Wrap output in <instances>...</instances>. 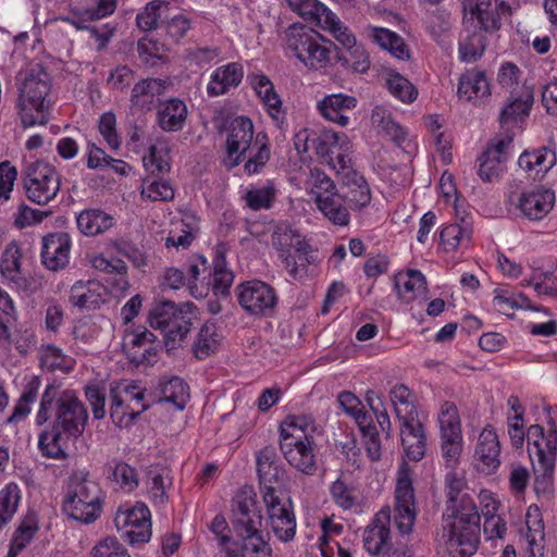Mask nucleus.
I'll return each instance as SVG.
<instances>
[{
    "label": "nucleus",
    "instance_id": "nucleus-1",
    "mask_svg": "<svg viewBox=\"0 0 557 557\" xmlns=\"http://www.w3.org/2000/svg\"><path fill=\"white\" fill-rule=\"evenodd\" d=\"M53 405V421L49 429L39 434L38 448L47 458L65 460L69 458L65 444L69 440H77L83 435L88 421V411L74 391L60 392L50 384L40 399L36 416L38 425H42L49 420Z\"/></svg>",
    "mask_w": 557,
    "mask_h": 557
},
{
    "label": "nucleus",
    "instance_id": "nucleus-2",
    "mask_svg": "<svg viewBox=\"0 0 557 557\" xmlns=\"http://www.w3.org/2000/svg\"><path fill=\"white\" fill-rule=\"evenodd\" d=\"M262 516L256 502L247 494H238L232 500V530L240 543L227 548V557H271L272 549L264 541L259 527Z\"/></svg>",
    "mask_w": 557,
    "mask_h": 557
},
{
    "label": "nucleus",
    "instance_id": "nucleus-3",
    "mask_svg": "<svg viewBox=\"0 0 557 557\" xmlns=\"http://www.w3.org/2000/svg\"><path fill=\"white\" fill-rule=\"evenodd\" d=\"M51 77L40 64L34 65L22 79L17 99L24 127L45 125L49 121Z\"/></svg>",
    "mask_w": 557,
    "mask_h": 557
},
{
    "label": "nucleus",
    "instance_id": "nucleus-4",
    "mask_svg": "<svg viewBox=\"0 0 557 557\" xmlns=\"http://www.w3.org/2000/svg\"><path fill=\"white\" fill-rule=\"evenodd\" d=\"M460 515L457 520L444 518L437 542L446 546L450 557H471L480 544L481 516L468 500Z\"/></svg>",
    "mask_w": 557,
    "mask_h": 557
},
{
    "label": "nucleus",
    "instance_id": "nucleus-5",
    "mask_svg": "<svg viewBox=\"0 0 557 557\" xmlns=\"http://www.w3.org/2000/svg\"><path fill=\"white\" fill-rule=\"evenodd\" d=\"M103 499L100 485L87 472L75 471L69 479L62 510L69 518L88 524L100 517Z\"/></svg>",
    "mask_w": 557,
    "mask_h": 557
},
{
    "label": "nucleus",
    "instance_id": "nucleus-6",
    "mask_svg": "<svg viewBox=\"0 0 557 557\" xmlns=\"http://www.w3.org/2000/svg\"><path fill=\"white\" fill-rule=\"evenodd\" d=\"M284 41L287 51L308 69H324L330 63L333 44L310 26L289 25L284 32Z\"/></svg>",
    "mask_w": 557,
    "mask_h": 557
},
{
    "label": "nucleus",
    "instance_id": "nucleus-7",
    "mask_svg": "<svg viewBox=\"0 0 557 557\" xmlns=\"http://www.w3.org/2000/svg\"><path fill=\"white\" fill-rule=\"evenodd\" d=\"M525 435L528 453L535 474L534 488L536 493L550 492L557 456V431L549 430L545 434L543 426L533 424Z\"/></svg>",
    "mask_w": 557,
    "mask_h": 557
},
{
    "label": "nucleus",
    "instance_id": "nucleus-8",
    "mask_svg": "<svg viewBox=\"0 0 557 557\" xmlns=\"http://www.w3.org/2000/svg\"><path fill=\"white\" fill-rule=\"evenodd\" d=\"M308 426L305 417H293L280 430V448L287 462L298 471L312 475L317 471L313 442L305 433Z\"/></svg>",
    "mask_w": 557,
    "mask_h": 557
},
{
    "label": "nucleus",
    "instance_id": "nucleus-9",
    "mask_svg": "<svg viewBox=\"0 0 557 557\" xmlns=\"http://www.w3.org/2000/svg\"><path fill=\"white\" fill-rule=\"evenodd\" d=\"M170 147L165 141H159L149 149V156L144 158V164L150 171V176L144 180L141 195L153 201H169L174 198V189L169 181L160 175L171 170Z\"/></svg>",
    "mask_w": 557,
    "mask_h": 557
},
{
    "label": "nucleus",
    "instance_id": "nucleus-10",
    "mask_svg": "<svg viewBox=\"0 0 557 557\" xmlns=\"http://www.w3.org/2000/svg\"><path fill=\"white\" fill-rule=\"evenodd\" d=\"M27 198L38 205H48L60 190V176L55 169L47 162L30 163L23 177Z\"/></svg>",
    "mask_w": 557,
    "mask_h": 557
},
{
    "label": "nucleus",
    "instance_id": "nucleus-11",
    "mask_svg": "<svg viewBox=\"0 0 557 557\" xmlns=\"http://www.w3.org/2000/svg\"><path fill=\"white\" fill-rule=\"evenodd\" d=\"M269 527L282 542H289L296 534V518L289 497H283L282 491L269 490L264 493Z\"/></svg>",
    "mask_w": 557,
    "mask_h": 557
},
{
    "label": "nucleus",
    "instance_id": "nucleus-12",
    "mask_svg": "<svg viewBox=\"0 0 557 557\" xmlns=\"http://www.w3.org/2000/svg\"><path fill=\"white\" fill-rule=\"evenodd\" d=\"M236 296L240 307L253 317L270 315L277 304L275 289L259 280H251L237 285Z\"/></svg>",
    "mask_w": 557,
    "mask_h": 557
},
{
    "label": "nucleus",
    "instance_id": "nucleus-13",
    "mask_svg": "<svg viewBox=\"0 0 557 557\" xmlns=\"http://www.w3.org/2000/svg\"><path fill=\"white\" fill-rule=\"evenodd\" d=\"M417 518V508L412 481L407 470L398 473L395 490V523L398 531L404 534L412 532Z\"/></svg>",
    "mask_w": 557,
    "mask_h": 557
},
{
    "label": "nucleus",
    "instance_id": "nucleus-14",
    "mask_svg": "<svg viewBox=\"0 0 557 557\" xmlns=\"http://www.w3.org/2000/svg\"><path fill=\"white\" fill-rule=\"evenodd\" d=\"M119 530L124 529L123 535L131 544H144L151 537L150 510L144 503H136L133 508L119 510L114 518Z\"/></svg>",
    "mask_w": 557,
    "mask_h": 557
},
{
    "label": "nucleus",
    "instance_id": "nucleus-15",
    "mask_svg": "<svg viewBox=\"0 0 557 557\" xmlns=\"http://www.w3.org/2000/svg\"><path fill=\"white\" fill-rule=\"evenodd\" d=\"M396 416L400 421V437L406 456L413 461L421 460L425 455V434L416 407L409 410H396Z\"/></svg>",
    "mask_w": 557,
    "mask_h": 557
},
{
    "label": "nucleus",
    "instance_id": "nucleus-16",
    "mask_svg": "<svg viewBox=\"0 0 557 557\" xmlns=\"http://www.w3.org/2000/svg\"><path fill=\"white\" fill-rule=\"evenodd\" d=\"M512 140L511 135L493 139L478 158V175L483 182H493L500 177L508 160V149Z\"/></svg>",
    "mask_w": 557,
    "mask_h": 557
},
{
    "label": "nucleus",
    "instance_id": "nucleus-17",
    "mask_svg": "<svg viewBox=\"0 0 557 557\" xmlns=\"http://www.w3.org/2000/svg\"><path fill=\"white\" fill-rule=\"evenodd\" d=\"M226 166L234 168L242 162L246 151L250 148L253 139V124L246 116H237L230 123L227 128Z\"/></svg>",
    "mask_w": 557,
    "mask_h": 557
},
{
    "label": "nucleus",
    "instance_id": "nucleus-18",
    "mask_svg": "<svg viewBox=\"0 0 557 557\" xmlns=\"http://www.w3.org/2000/svg\"><path fill=\"white\" fill-rule=\"evenodd\" d=\"M72 240L67 233H50L42 237L41 263L50 271H59L67 267Z\"/></svg>",
    "mask_w": 557,
    "mask_h": 557
},
{
    "label": "nucleus",
    "instance_id": "nucleus-19",
    "mask_svg": "<svg viewBox=\"0 0 557 557\" xmlns=\"http://www.w3.org/2000/svg\"><path fill=\"white\" fill-rule=\"evenodd\" d=\"M272 245L278 251V257L285 264L289 274H296V258L292 253L295 251H305L306 240L300 233L294 230L289 224L281 223L272 234Z\"/></svg>",
    "mask_w": 557,
    "mask_h": 557
},
{
    "label": "nucleus",
    "instance_id": "nucleus-20",
    "mask_svg": "<svg viewBox=\"0 0 557 557\" xmlns=\"http://www.w3.org/2000/svg\"><path fill=\"white\" fill-rule=\"evenodd\" d=\"M257 472L259 476L262 497L269 490L278 491L275 484H280L285 475V470L280 463L276 450L267 446L257 455Z\"/></svg>",
    "mask_w": 557,
    "mask_h": 557
},
{
    "label": "nucleus",
    "instance_id": "nucleus-21",
    "mask_svg": "<svg viewBox=\"0 0 557 557\" xmlns=\"http://www.w3.org/2000/svg\"><path fill=\"white\" fill-rule=\"evenodd\" d=\"M500 444L494 429L484 428L474 451V460L479 471L485 474L494 473L500 466Z\"/></svg>",
    "mask_w": 557,
    "mask_h": 557
},
{
    "label": "nucleus",
    "instance_id": "nucleus-22",
    "mask_svg": "<svg viewBox=\"0 0 557 557\" xmlns=\"http://www.w3.org/2000/svg\"><path fill=\"white\" fill-rule=\"evenodd\" d=\"M554 203L555 193L552 189L536 187L520 195L518 208L523 216L532 221H537L549 213Z\"/></svg>",
    "mask_w": 557,
    "mask_h": 557
},
{
    "label": "nucleus",
    "instance_id": "nucleus-23",
    "mask_svg": "<svg viewBox=\"0 0 557 557\" xmlns=\"http://www.w3.org/2000/svg\"><path fill=\"white\" fill-rule=\"evenodd\" d=\"M157 336L147 329L136 332L125 351L131 363L135 366L153 364L159 351Z\"/></svg>",
    "mask_w": 557,
    "mask_h": 557
},
{
    "label": "nucleus",
    "instance_id": "nucleus-24",
    "mask_svg": "<svg viewBox=\"0 0 557 557\" xmlns=\"http://www.w3.org/2000/svg\"><path fill=\"white\" fill-rule=\"evenodd\" d=\"M389 508H383L375 515L372 523L366 528L363 545L371 555L383 554L389 546Z\"/></svg>",
    "mask_w": 557,
    "mask_h": 557
},
{
    "label": "nucleus",
    "instance_id": "nucleus-25",
    "mask_svg": "<svg viewBox=\"0 0 557 557\" xmlns=\"http://www.w3.org/2000/svg\"><path fill=\"white\" fill-rule=\"evenodd\" d=\"M169 83L160 78H146L139 81L132 89L131 103L143 112L151 111L160 97L164 94Z\"/></svg>",
    "mask_w": 557,
    "mask_h": 557
},
{
    "label": "nucleus",
    "instance_id": "nucleus-26",
    "mask_svg": "<svg viewBox=\"0 0 557 557\" xmlns=\"http://www.w3.org/2000/svg\"><path fill=\"white\" fill-rule=\"evenodd\" d=\"M107 288L99 282H76L70 292V302L79 310H96L104 301Z\"/></svg>",
    "mask_w": 557,
    "mask_h": 557
},
{
    "label": "nucleus",
    "instance_id": "nucleus-27",
    "mask_svg": "<svg viewBox=\"0 0 557 557\" xmlns=\"http://www.w3.org/2000/svg\"><path fill=\"white\" fill-rule=\"evenodd\" d=\"M533 101V89L531 87L522 86L519 91L511 92L507 104L499 114L502 126L524 121L530 115Z\"/></svg>",
    "mask_w": 557,
    "mask_h": 557
},
{
    "label": "nucleus",
    "instance_id": "nucleus-28",
    "mask_svg": "<svg viewBox=\"0 0 557 557\" xmlns=\"http://www.w3.org/2000/svg\"><path fill=\"white\" fill-rule=\"evenodd\" d=\"M357 106V99L344 94H334L325 96L318 103L320 113L329 121L341 126L348 124L347 112L354 110Z\"/></svg>",
    "mask_w": 557,
    "mask_h": 557
},
{
    "label": "nucleus",
    "instance_id": "nucleus-29",
    "mask_svg": "<svg viewBox=\"0 0 557 557\" xmlns=\"http://www.w3.org/2000/svg\"><path fill=\"white\" fill-rule=\"evenodd\" d=\"M154 394L157 403H170L178 410H183L189 399V386L178 376L160 377Z\"/></svg>",
    "mask_w": 557,
    "mask_h": 557
},
{
    "label": "nucleus",
    "instance_id": "nucleus-30",
    "mask_svg": "<svg viewBox=\"0 0 557 557\" xmlns=\"http://www.w3.org/2000/svg\"><path fill=\"white\" fill-rule=\"evenodd\" d=\"M187 107L178 98H171L160 102L157 111V123L164 132H178L187 119Z\"/></svg>",
    "mask_w": 557,
    "mask_h": 557
},
{
    "label": "nucleus",
    "instance_id": "nucleus-31",
    "mask_svg": "<svg viewBox=\"0 0 557 557\" xmlns=\"http://www.w3.org/2000/svg\"><path fill=\"white\" fill-rule=\"evenodd\" d=\"M394 281L398 296L404 302L409 304L419 296L426 298V278L419 270L408 269L406 272H399Z\"/></svg>",
    "mask_w": 557,
    "mask_h": 557
},
{
    "label": "nucleus",
    "instance_id": "nucleus-32",
    "mask_svg": "<svg viewBox=\"0 0 557 557\" xmlns=\"http://www.w3.org/2000/svg\"><path fill=\"white\" fill-rule=\"evenodd\" d=\"M527 532L524 534L530 557L543 555L545 543L544 521L539 506L531 505L525 513Z\"/></svg>",
    "mask_w": 557,
    "mask_h": 557
},
{
    "label": "nucleus",
    "instance_id": "nucleus-33",
    "mask_svg": "<svg viewBox=\"0 0 557 557\" xmlns=\"http://www.w3.org/2000/svg\"><path fill=\"white\" fill-rule=\"evenodd\" d=\"M243 76V66L237 62L220 66L212 73L207 91L210 96L224 95L231 87H237Z\"/></svg>",
    "mask_w": 557,
    "mask_h": 557
},
{
    "label": "nucleus",
    "instance_id": "nucleus-34",
    "mask_svg": "<svg viewBox=\"0 0 557 557\" xmlns=\"http://www.w3.org/2000/svg\"><path fill=\"white\" fill-rule=\"evenodd\" d=\"M458 97L466 101H474L491 95L485 73L482 71H467L459 78Z\"/></svg>",
    "mask_w": 557,
    "mask_h": 557
},
{
    "label": "nucleus",
    "instance_id": "nucleus-35",
    "mask_svg": "<svg viewBox=\"0 0 557 557\" xmlns=\"http://www.w3.org/2000/svg\"><path fill=\"white\" fill-rule=\"evenodd\" d=\"M446 487H447V506L446 511L443 515V518H449L457 520L459 518L461 506H463V503L468 500L471 503L474 507V511L479 512L476 504L474 499L469 494H462L459 497V494L465 487V481L461 478H458L455 472H449L446 475ZM444 519H442L443 521Z\"/></svg>",
    "mask_w": 557,
    "mask_h": 557
},
{
    "label": "nucleus",
    "instance_id": "nucleus-36",
    "mask_svg": "<svg viewBox=\"0 0 557 557\" xmlns=\"http://www.w3.org/2000/svg\"><path fill=\"white\" fill-rule=\"evenodd\" d=\"M114 219L100 209L83 210L76 218L77 228L86 236H97L113 226Z\"/></svg>",
    "mask_w": 557,
    "mask_h": 557
},
{
    "label": "nucleus",
    "instance_id": "nucleus-37",
    "mask_svg": "<svg viewBox=\"0 0 557 557\" xmlns=\"http://www.w3.org/2000/svg\"><path fill=\"white\" fill-rule=\"evenodd\" d=\"M556 160L557 158L554 150L547 147H541L532 151H523L519 157L518 164L528 172L536 171V173H546L555 165Z\"/></svg>",
    "mask_w": 557,
    "mask_h": 557
},
{
    "label": "nucleus",
    "instance_id": "nucleus-38",
    "mask_svg": "<svg viewBox=\"0 0 557 557\" xmlns=\"http://www.w3.org/2000/svg\"><path fill=\"white\" fill-rule=\"evenodd\" d=\"M347 190L342 198L348 203L350 209L360 210L371 202V193L364 177L356 172L346 183Z\"/></svg>",
    "mask_w": 557,
    "mask_h": 557
},
{
    "label": "nucleus",
    "instance_id": "nucleus-39",
    "mask_svg": "<svg viewBox=\"0 0 557 557\" xmlns=\"http://www.w3.org/2000/svg\"><path fill=\"white\" fill-rule=\"evenodd\" d=\"M213 264V293L215 296L227 297L234 281V274L226 269L225 250L222 246H219L215 250Z\"/></svg>",
    "mask_w": 557,
    "mask_h": 557
},
{
    "label": "nucleus",
    "instance_id": "nucleus-40",
    "mask_svg": "<svg viewBox=\"0 0 557 557\" xmlns=\"http://www.w3.org/2000/svg\"><path fill=\"white\" fill-rule=\"evenodd\" d=\"M197 319L196 313L193 315H180L176 320L169 322L166 329L162 330L164 333V346L168 351L174 350L181 346Z\"/></svg>",
    "mask_w": 557,
    "mask_h": 557
},
{
    "label": "nucleus",
    "instance_id": "nucleus-41",
    "mask_svg": "<svg viewBox=\"0 0 557 557\" xmlns=\"http://www.w3.org/2000/svg\"><path fill=\"white\" fill-rule=\"evenodd\" d=\"M371 122L379 132L384 133L396 145L400 146L405 141L407 133L392 119L391 113L385 108L380 106L375 107L372 110Z\"/></svg>",
    "mask_w": 557,
    "mask_h": 557
},
{
    "label": "nucleus",
    "instance_id": "nucleus-42",
    "mask_svg": "<svg viewBox=\"0 0 557 557\" xmlns=\"http://www.w3.org/2000/svg\"><path fill=\"white\" fill-rule=\"evenodd\" d=\"M343 200L342 195H329L325 198L320 197L317 207L331 223L346 226L349 224L350 215Z\"/></svg>",
    "mask_w": 557,
    "mask_h": 557
},
{
    "label": "nucleus",
    "instance_id": "nucleus-43",
    "mask_svg": "<svg viewBox=\"0 0 557 557\" xmlns=\"http://www.w3.org/2000/svg\"><path fill=\"white\" fill-rule=\"evenodd\" d=\"M215 323L207 321L198 332L193 351L197 359H205L215 352L219 341Z\"/></svg>",
    "mask_w": 557,
    "mask_h": 557
},
{
    "label": "nucleus",
    "instance_id": "nucleus-44",
    "mask_svg": "<svg viewBox=\"0 0 557 557\" xmlns=\"http://www.w3.org/2000/svg\"><path fill=\"white\" fill-rule=\"evenodd\" d=\"M21 500V490L15 483L0 491V530L11 521Z\"/></svg>",
    "mask_w": 557,
    "mask_h": 557
},
{
    "label": "nucleus",
    "instance_id": "nucleus-45",
    "mask_svg": "<svg viewBox=\"0 0 557 557\" xmlns=\"http://www.w3.org/2000/svg\"><path fill=\"white\" fill-rule=\"evenodd\" d=\"M471 235L472 226L462 218L461 223H454L443 227L440 238L445 250H454L462 240L470 242Z\"/></svg>",
    "mask_w": 557,
    "mask_h": 557
},
{
    "label": "nucleus",
    "instance_id": "nucleus-46",
    "mask_svg": "<svg viewBox=\"0 0 557 557\" xmlns=\"http://www.w3.org/2000/svg\"><path fill=\"white\" fill-rule=\"evenodd\" d=\"M386 87L395 98L405 103H411L418 97V89L416 86L405 76L394 71L388 73Z\"/></svg>",
    "mask_w": 557,
    "mask_h": 557
},
{
    "label": "nucleus",
    "instance_id": "nucleus-47",
    "mask_svg": "<svg viewBox=\"0 0 557 557\" xmlns=\"http://www.w3.org/2000/svg\"><path fill=\"white\" fill-rule=\"evenodd\" d=\"M149 478L151 480L149 491L153 504L164 505L169 499L166 488L173 483L171 470L168 468L152 469L149 471Z\"/></svg>",
    "mask_w": 557,
    "mask_h": 557
},
{
    "label": "nucleus",
    "instance_id": "nucleus-48",
    "mask_svg": "<svg viewBox=\"0 0 557 557\" xmlns=\"http://www.w3.org/2000/svg\"><path fill=\"white\" fill-rule=\"evenodd\" d=\"M479 29L474 30L467 39L459 44L460 59L465 62H474L483 55L486 48L484 29L478 23Z\"/></svg>",
    "mask_w": 557,
    "mask_h": 557
},
{
    "label": "nucleus",
    "instance_id": "nucleus-49",
    "mask_svg": "<svg viewBox=\"0 0 557 557\" xmlns=\"http://www.w3.org/2000/svg\"><path fill=\"white\" fill-rule=\"evenodd\" d=\"M346 53L335 54L337 62L346 69H351L357 73H366L370 69V59L368 52L362 46L355 44L351 48L346 49Z\"/></svg>",
    "mask_w": 557,
    "mask_h": 557
},
{
    "label": "nucleus",
    "instance_id": "nucleus-50",
    "mask_svg": "<svg viewBox=\"0 0 557 557\" xmlns=\"http://www.w3.org/2000/svg\"><path fill=\"white\" fill-rule=\"evenodd\" d=\"M438 423L442 436H455L459 438L461 435V425L457 406L451 401H445L440 410Z\"/></svg>",
    "mask_w": 557,
    "mask_h": 557
},
{
    "label": "nucleus",
    "instance_id": "nucleus-51",
    "mask_svg": "<svg viewBox=\"0 0 557 557\" xmlns=\"http://www.w3.org/2000/svg\"><path fill=\"white\" fill-rule=\"evenodd\" d=\"M39 387L40 379L38 376H33L27 383L21 398L16 403L13 413L8 418V423L16 422L27 417L30 412V405L37 398Z\"/></svg>",
    "mask_w": 557,
    "mask_h": 557
},
{
    "label": "nucleus",
    "instance_id": "nucleus-52",
    "mask_svg": "<svg viewBox=\"0 0 557 557\" xmlns=\"http://www.w3.org/2000/svg\"><path fill=\"white\" fill-rule=\"evenodd\" d=\"M169 9V3L164 1L149 2L145 9L136 16L137 26L144 32H150L158 27L159 20L165 15Z\"/></svg>",
    "mask_w": 557,
    "mask_h": 557
},
{
    "label": "nucleus",
    "instance_id": "nucleus-53",
    "mask_svg": "<svg viewBox=\"0 0 557 557\" xmlns=\"http://www.w3.org/2000/svg\"><path fill=\"white\" fill-rule=\"evenodd\" d=\"M108 478L128 492L138 486L136 469L124 461H116L114 466L109 465Z\"/></svg>",
    "mask_w": 557,
    "mask_h": 557
},
{
    "label": "nucleus",
    "instance_id": "nucleus-54",
    "mask_svg": "<svg viewBox=\"0 0 557 557\" xmlns=\"http://www.w3.org/2000/svg\"><path fill=\"white\" fill-rule=\"evenodd\" d=\"M318 24L324 29L330 30L344 48H351L357 44L355 36L346 26L343 25L339 18L331 10L326 12Z\"/></svg>",
    "mask_w": 557,
    "mask_h": 557
},
{
    "label": "nucleus",
    "instance_id": "nucleus-55",
    "mask_svg": "<svg viewBox=\"0 0 557 557\" xmlns=\"http://www.w3.org/2000/svg\"><path fill=\"white\" fill-rule=\"evenodd\" d=\"M21 256L20 248L14 242L5 247L0 260V272L5 278L15 281L18 277Z\"/></svg>",
    "mask_w": 557,
    "mask_h": 557
},
{
    "label": "nucleus",
    "instance_id": "nucleus-56",
    "mask_svg": "<svg viewBox=\"0 0 557 557\" xmlns=\"http://www.w3.org/2000/svg\"><path fill=\"white\" fill-rule=\"evenodd\" d=\"M288 7L302 17L321 22L329 9L318 0H286Z\"/></svg>",
    "mask_w": 557,
    "mask_h": 557
},
{
    "label": "nucleus",
    "instance_id": "nucleus-57",
    "mask_svg": "<svg viewBox=\"0 0 557 557\" xmlns=\"http://www.w3.org/2000/svg\"><path fill=\"white\" fill-rule=\"evenodd\" d=\"M176 312V304L171 300H159L150 310L149 323L153 329L164 330Z\"/></svg>",
    "mask_w": 557,
    "mask_h": 557
},
{
    "label": "nucleus",
    "instance_id": "nucleus-58",
    "mask_svg": "<svg viewBox=\"0 0 557 557\" xmlns=\"http://www.w3.org/2000/svg\"><path fill=\"white\" fill-rule=\"evenodd\" d=\"M341 135L332 129H323L320 135L312 139L313 148L318 156L330 159L337 146H339Z\"/></svg>",
    "mask_w": 557,
    "mask_h": 557
},
{
    "label": "nucleus",
    "instance_id": "nucleus-59",
    "mask_svg": "<svg viewBox=\"0 0 557 557\" xmlns=\"http://www.w3.org/2000/svg\"><path fill=\"white\" fill-rule=\"evenodd\" d=\"M311 195L314 197L315 203L319 198H325L329 195H337L334 182L324 172L320 170L311 171Z\"/></svg>",
    "mask_w": 557,
    "mask_h": 557
},
{
    "label": "nucleus",
    "instance_id": "nucleus-60",
    "mask_svg": "<svg viewBox=\"0 0 557 557\" xmlns=\"http://www.w3.org/2000/svg\"><path fill=\"white\" fill-rule=\"evenodd\" d=\"M90 557H131L123 544L112 536L99 541L91 549Z\"/></svg>",
    "mask_w": 557,
    "mask_h": 557
},
{
    "label": "nucleus",
    "instance_id": "nucleus-61",
    "mask_svg": "<svg viewBox=\"0 0 557 557\" xmlns=\"http://www.w3.org/2000/svg\"><path fill=\"white\" fill-rule=\"evenodd\" d=\"M38 530L37 521L33 515L26 516L12 537L13 545L17 550H23L26 545L33 540Z\"/></svg>",
    "mask_w": 557,
    "mask_h": 557
},
{
    "label": "nucleus",
    "instance_id": "nucleus-62",
    "mask_svg": "<svg viewBox=\"0 0 557 557\" xmlns=\"http://www.w3.org/2000/svg\"><path fill=\"white\" fill-rule=\"evenodd\" d=\"M496 509V506L493 505L492 510L487 508L486 512L483 513L485 518L483 532L487 540L503 539L507 531L506 522L500 516L495 513Z\"/></svg>",
    "mask_w": 557,
    "mask_h": 557
},
{
    "label": "nucleus",
    "instance_id": "nucleus-63",
    "mask_svg": "<svg viewBox=\"0 0 557 557\" xmlns=\"http://www.w3.org/2000/svg\"><path fill=\"white\" fill-rule=\"evenodd\" d=\"M442 456L445 459L447 468H455L462 451V435L459 438L455 436H442Z\"/></svg>",
    "mask_w": 557,
    "mask_h": 557
},
{
    "label": "nucleus",
    "instance_id": "nucleus-64",
    "mask_svg": "<svg viewBox=\"0 0 557 557\" xmlns=\"http://www.w3.org/2000/svg\"><path fill=\"white\" fill-rule=\"evenodd\" d=\"M245 199L247 206L255 211L269 209L274 200V189L271 187L251 189L246 193Z\"/></svg>",
    "mask_w": 557,
    "mask_h": 557
}]
</instances>
